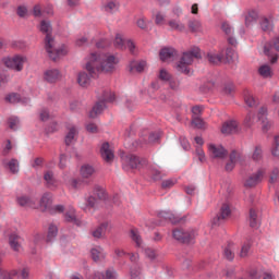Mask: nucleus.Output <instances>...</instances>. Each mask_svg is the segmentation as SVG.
<instances>
[{"label": "nucleus", "mask_w": 279, "mask_h": 279, "mask_svg": "<svg viewBox=\"0 0 279 279\" xmlns=\"http://www.w3.org/2000/svg\"><path fill=\"white\" fill-rule=\"evenodd\" d=\"M120 60L114 54L93 52L88 57L86 71L93 75L96 72L111 73L119 64Z\"/></svg>", "instance_id": "nucleus-1"}, {"label": "nucleus", "mask_w": 279, "mask_h": 279, "mask_svg": "<svg viewBox=\"0 0 279 279\" xmlns=\"http://www.w3.org/2000/svg\"><path fill=\"white\" fill-rule=\"evenodd\" d=\"M39 29L43 34H46L45 49H46L49 58H51V60L53 62H56V60H59V58H62V56H66V53H68L66 46L62 45L59 48L56 47V43H54L53 38L51 37L52 27H51L50 22L45 21V20L41 21L40 25H39Z\"/></svg>", "instance_id": "nucleus-2"}, {"label": "nucleus", "mask_w": 279, "mask_h": 279, "mask_svg": "<svg viewBox=\"0 0 279 279\" xmlns=\"http://www.w3.org/2000/svg\"><path fill=\"white\" fill-rule=\"evenodd\" d=\"M199 56L201 54L198 48H194L191 51L184 52L179 63L177 64V71H179V73H185V75H189L190 66L193 63L194 58H199Z\"/></svg>", "instance_id": "nucleus-3"}, {"label": "nucleus", "mask_w": 279, "mask_h": 279, "mask_svg": "<svg viewBox=\"0 0 279 279\" xmlns=\"http://www.w3.org/2000/svg\"><path fill=\"white\" fill-rule=\"evenodd\" d=\"M116 97L114 94L111 92H105L104 96H102V100L98 101L93 109L89 112V118L90 119H95L98 116L101 114V112L106 109V104L105 102H109L112 104L114 101Z\"/></svg>", "instance_id": "nucleus-4"}, {"label": "nucleus", "mask_w": 279, "mask_h": 279, "mask_svg": "<svg viewBox=\"0 0 279 279\" xmlns=\"http://www.w3.org/2000/svg\"><path fill=\"white\" fill-rule=\"evenodd\" d=\"M2 62H4L5 66H8V69H12L13 71L21 72V71H23V66H24V63L26 62V58L16 54L13 57L3 58Z\"/></svg>", "instance_id": "nucleus-5"}, {"label": "nucleus", "mask_w": 279, "mask_h": 279, "mask_svg": "<svg viewBox=\"0 0 279 279\" xmlns=\"http://www.w3.org/2000/svg\"><path fill=\"white\" fill-rule=\"evenodd\" d=\"M197 236V231L194 229H189L184 231L183 229L173 230V239L182 243H191Z\"/></svg>", "instance_id": "nucleus-6"}, {"label": "nucleus", "mask_w": 279, "mask_h": 279, "mask_svg": "<svg viewBox=\"0 0 279 279\" xmlns=\"http://www.w3.org/2000/svg\"><path fill=\"white\" fill-rule=\"evenodd\" d=\"M275 51L279 52V35L264 47V52L268 58H270L271 64H275L279 58Z\"/></svg>", "instance_id": "nucleus-7"}, {"label": "nucleus", "mask_w": 279, "mask_h": 279, "mask_svg": "<svg viewBox=\"0 0 279 279\" xmlns=\"http://www.w3.org/2000/svg\"><path fill=\"white\" fill-rule=\"evenodd\" d=\"M113 45L116 49H120L121 51L129 49L131 53H135V44L130 39H125L120 33L116 35Z\"/></svg>", "instance_id": "nucleus-8"}, {"label": "nucleus", "mask_w": 279, "mask_h": 279, "mask_svg": "<svg viewBox=\"0 0 279 279\" xmlns=\"http://www.w3.org/2000/svg\"><path fill=\"white\" fill-rule=\"evenodd\" d=\"M121 159H122V166L124 171L138 169V167L142 165V161L140 160V158L134 155H125V156H122Z\"/></svg>", "instance_id": "nucleus-9"}, {"label": "nucleus", "mask_w": 279, "mask_h": 279, "mask_svg": "<svg viewBox=\"0 0 279 279\" xmlns=\"http://www.w3.org/2000/svg\"><path fill=\"white\" fill-rule=\"evenodd\" d=\"M208 150L210 157L214 159H225L228 156V150L225 149L221 145L209 144Z\"/></svg>", "instance_id": "nucleus-10"}, {"label": "nucleus", "mask_w": 279, "mask_h": 279, "mask_svg": "<svg viewBox=\"0 0 279 279\" xmlns=\"http://www.w3.org/2000/svg\"><path fill=\"white\" fill-rule=\"evenodd\" d=\"M264 174L265 171L263 169H259L257 172L250 175L245 181V187L253 189L258 185L262 182Z\"/></svg>", "instance_id": "nucleus-11"}, {"label": "nucleus", "mask_w": 279, "mask_h": 279, "mask_svg": "<svg viewBox=\"0 0 279 279\" xmlns=\"http://www.w3.org/2000/svg\"><path fill=\"white\" fill-rule=\"evenodd\" d=\"M101 10L108 15L117 14L120 10V2L118 0H108L102 4Z\"/></svg>", "instance_id": "nucleus-12"}, {"label": "nucleus", "mask_w": 279, "mask_h": 279, "mask_svg": "<svg viewBox=\"0 0 279 279\" xmlns=\"http://www.w3.org/2000/svg\"><path fill=\"white\" fill-rule=\"evenodd\" d=\"M16 202L21 207H24V208H31V209L38 208V204L36 203L35 198L28 197L26 195L17 196Z\"/></svg>", "instance_id": "nucleus-13"}, {"label": "nucleus", "mask_w": 279, "mask_h": 279, "mask_svg": "<svg viewBox=\"0 0 279 279\" xmlns=\"http://www.w3.org/2000/svg\"><path fill=\"white\" fill-rule=\"evenodd\" d=\"M52 205V194L46 192L43 194L39 204L37 206L41 209V211H49Z\"/></svg>", "instance_id": "nucleus-14"}, {"label": "nucleus", "mask_w": 279, "mask_h": 279, "mask_svg": "<svg viewBox=\"0 0 279 279\" xmlns=\"http://www.w3.org/2000/svg\"><path fill=\"white\" fill-rule=\"evenodd\" d=\"M231 214L230 206L228 204H223L220 209V214L213 220V226H219V223L226 220Z\"/></svg>", "instance_id": "nucleus-15"}, {"label": "nucleus", "mask_w": 279, "mask_h": 279, "mask_svg": "<svg viewBox=\"0 0 279 279\" xmlns=\"http://www.w3.org/2000/svg\"><path fill=\"white\" fill-rule=\"evenodd\" d=\"M44 181L49 190H57L59 183L51 170L44 172Z\"/></svg>", "instance_id": "nucleus-16"}, {"label": "nucleus", "mask_w": 279, "mask_h": 279, "mask_svg": "<svg viewBox=\"0 0 279 279\" xmlns=\"http://www.w3.org/2000/svg\"><path fill=\"white\" fill-rule=\"evenodd\" d=\"M266 116H267V108L262 107L258 111V120L262 121V129H263V132L265 133L268 132L269 129L272 126V123L267 120Z\"/></svg>", "instance_id": "nucleus-17"}, {"label": "nucleus", "mask_w": 279, "mask_h": 279, "mask_svg": "<svg viewBox=\"0 0 279 279\" xmlns=\"http://www.w3.org/2000/svg\"><path fill=\"white\" fill-rule=\"evenodd\" d=\"M44 78L46 80V82H49V84H54L56 82L61 80V73L57 69H50L44 73Z\"/></svg>", "instance_id": "nucleus-18"}, {"label": "nucleus", "mask_w": 279, "mask_h": 279, "mask_svg": "<svg viewBox=\"0 0 279 279\" xmlns=\"http://www.w3.org/2000/svg\"><path fill=\"white\" fill-rule=\"evenodd\" d=\"M100 155L106 162H112L114 155H113V150L110 147L109 143L102 144V146L100 148Z\"/></svg>", "instance_id": "nucleus-19"}, {"label": "nucleus", "mask_w": 279, "mask_h": 279, "mask_svg": "<svg viewBox=\"0 0 279 279\" xmlns=\"http://www.w3.org/2000/svg\"><path fill=\"white\" fill-rule=\"evenodd\" d=\"M108 229H109V223L108 222H102L100 226H98L97 228H95L92 231V235L96 240H101L106 236V233H107Z\"/></svg>", "instance_id": "nucleus-20"}, {"label": "nucleus", "mask_w": 279, "mask_h": 279, "mask_svg": "<svg viewBox=\"0 0 279 279\" xmlns=\"http://www.w3.org/2000/svg\"><path fill=\"white\" fill-rule=\"evenodd\" d=\"M98 198L89 196L86 198L85 203L81 204V208L85 213H90L92 209H96L98 207Z\"/></svg>", "instance_id": "nucleus-21"}, {"label": "nucleus", "mask_w": 279, "mask_h": 279, "mask_svg": "<svg viewBox=\"0 0 279 279\" xmlns=\"http://www.w3.org/2000/svg\"><path fill=\"white\" fill-rule=\"evenodd\" d=\"M221 133L223 135H231L238 133V123L236 121H227L222 124Z\"/></svg>", "instance_id": "nucleus-22"}, {"label": "nucleus", "mask_w": 279, "mask_h": 279, "mask_svg": "<svg viewBox=\"0 0 279 279\" xmlns=\"http://www.w3.org/2000/svg\"><path fill=\"white\" fill-rule=\"evenodd\" d=\"M159 140H160L159 132H151L141 137V142H143L145 145H154L158 143Z\"/></svg>", "instance_id": "nucleus-23"}, {"label": "nucleus", "mask_w": 279, "mask_h": 279, "mask_svg": "<svg viewBox=\"0 0 279 279\" xmlns=\"http://www.w3.org/2000/svg\"><path fill=\"white\" fill-rule=\"evenodd\" d=\"M159 56L162 62H171L174 56H177V51L173 48H163L161 49Z\"/></svg>", "instance_id": "nucleus-24"}, {"label": "nucleus", "mask_w": 279, "mask_h": 279, "mask_svg": "<svg viewBox=\"0 0 279 279\" xmlns=\"http://www.w3.org/2000/svg\"><path fill=\"white\" fill-rule=\"evenodd\" d=\"M96 170L92 165H83L80 170L81 178L83 180H88L95 174Z\"/></svg>", "instance_id": "nucleus-25"}, {"label": "nucleus", "mask_w": 279, "mask_h": 279, "mask_svg": "<svg viewBox=\"0 0 279 279\" xmlns=\"http://www.w3.org/2000/svg\"><path fill=\"white\" fill-rule=\"evenodd\" d=\"M206 58L210 64H220L223 63V54L217 51H209L206 54Z\"/></svg>", "instance_id": "nucleus-26"}, {"label": "nucleus", "mask_w": 279, "mask_h": 279, "mask_svg": "<svg viewBox=\"0 0 279 279\" xmlns=\"http://www.w3.org/2000/svg\"><path fill=\"white\" fill-rule=\"evenodd\" d=\"M94 74H87L86 72H80L77 74V83L82 86V88H87L90 84V78L93 77Z\"/></svg>", "instance_id": "nucleus-27"}, {"label": "nucleus", "mask_w": 279, "mask_h": 279, "mask_svg": "<svg viewBox=\"0 0 279 279\" xmlns=\"http://www.w3.org/2000/svg\"><path fill=\"white\" fill-rule=\"evenodd\" d=\"M90 255H92V259L95 263H98V262L105 259V257H106V254H105L102 247H100V246L93 247L90 250Z\"/></svg>", "instance_id": "nucleus-28"}, {"label": "nucleus", "mask_w": 279, "mask_h": 279, "mask_svg": "<svg viewBox=\"0 0 279 279\" xmlns=\"http://www.w3.org/2000/svg\"><path fill=\"white\" fill-rule=\"evenodd\" d=\"M168 26L172 32H185V24H183L179 19L169 20Z\"/></svg>", "instance_id": "nucleus-29"}, {"label": "nucleus", "mask_w": 279, "mask_h": 279, "mask_svg": "<svg viewBox=\"0 0 279 279\" xmlns=\"http://www.w3.org/2000/svg\"><path fill=\"white\" fill-rule=\"evenodd\" d=\"M239 159H240V154L238 151L233 150L230 154V160L226 165V171L231 172L235 168V165L239 161Z\"/></svg>", "instance_id": "nucleus-30"}, {"label": "nucleus", "mask_w": 279, "mask_h": 279, "mask_svg": "<svg viewBox=\"0 0 279 279\" xmlns=\"http://www.w3.org/2000/svg\"><path fill=\"white\" fill-rule=\"evenodd\" d=\"M21 242H22V239L16 233L11 234L9 238V244L11 248L15 252H21Z\"/></svg>", "instance_id": "nucleus-31"}, {"label": "nucleus", "mask_w": 279, "mask_h": 279, "mask_svg": "<svg viewBox=\"0 0 279 279\" xmlns=\"http://www.w3.org/2000/svg\"><path fill=\"white\" fill-rule=\"evenodd\" d=\"M146 66V62L145 61H132L130 63V71L131 73H142V71H144Z\"/></svg>", "instance_id": "nucleus-32"}, {"label": "nucleus", "mask_w": 279, "mask_h": 279, "mask_svg": "<svg viewBox=\"0 0 279 279\" xmlns=\"http://www.w3.org/2000/svg\"><path fill=\"white\" fill-rule=\"evenodd\" d=\"M76 135H77L76 128L75 126H70L68 129V134L65 135V144H66V146H70L71 144L74 143Z\"/></svg>", "instance_id": "nucleus-33"}, {"label": "nucleus", "mask_w": 279, "mask_h": 279, "mask_svg": "<svg viewBox=\"0 0 279 279\" xmlns=\"http://www.w3.org/2000/svg\"><path fill=\"white\" fill-rule=\"evenodd\" d=\"M238 58V53L232 48H228L226 51V61H223V64H231L232 62H236Z\"/></svg>", "instance_id": "nucleus-34"}, {"label": "nucleus", "mask_w": 279, "mask_h": 279, "mask_svg": "<svg viewBox=\"0 0 279 279\" xmlns=\"http://www.w3.org/2000/svg\"><path fill=\"white\" fill-rule=\"evenodd\" d=\"M158 218L168 220L173 225L179 222V219L171 211H160Z\"/></svg>", "instance_id": "nucleus-35"}, {"label": "nucleus", "mask_w": 279, "mask_h": 279, "mask_svg": "<svg viewBox=\"0 0 279 279\" xmlns=\"http://www.w3.org/2000/svg\"><path fill=\"white\" fill-rule=\"evenodd\" d=\"M258 226H259V219L257 216V211L254 208H252L250 210V227L253 229H257Z\"/></svg>", "instance_id": "nucleus-36"}, {"label": "nucleus", "mask_w": 279, "mask_h": 279, "mask_svg": "<svg viewBox=\"0 0 279 279\" xmlns=\"http://www.w3.org/2000/svg\"><path fill=\"white\" fill-rule=\"evenodd\" d=\"M5 167L9 169V171L13 174L19 173V160L11 159L9 161H4Z\"/></svg>", "instance_id": "nucleus-37"}, {"label": "nucleus", "mask_w": 279, "mask_h": 279, "mask_svg": "<svg viewBox=\"0 0 279 279\" xmlns=\"http://www.w3.org/2000/svg\"><path fill=\"white\" fill-rule=\"evenodd\" d=\"M225 258L229 262L233 260L234 258V244L229 243L228 246L223 251Z\"/></svg>", "instance_id": "nucleus-38"}, {"label": "nucleus", "mask_w": 279, "mask_h": 279, "mask_svg": "<svg viewBox=\"0 0 279 279\" xmlns=\"http://www.w3.org/2000/svg\"><path fill=\"white\" fill-rule=\"evenodd\" d=\"M258 73L262 75V77H272V70L267 64L262 65L258 70Z\"/></svg>", "instance_id": "nucleus-39"}, {"label": "nucleus", "mask_w": 279, "mask_h": 279, "mask_svg": "<svg viewBox=\"0 0 279 279\" xmlns=\"http://www.w3.org/2000/svg\"><path fill=\"white\" fill-rule=\"evenodd\" d=\"M260 27L263 32H271L274 24L271 20H268L267 17H263L260 21Z\"/></svg>", "instance_id": "nucleus-40"}, {"label": "nucleus", "mask_w": 279, "mask_h": 279, "mask_svg": "<svg viewBox=\"0 0 279 279\" xmlns=\"http://www.w3.org/2000/svg\"><path fill=\"white\" fill-rule=\"evenodd\" d=\"M20 101H21V96L16 93H11L5 96V102L8 104L15 105V104H19Z\"/></svg>", "instance_id": "nucleus-41"}, {"label": "nucleus", "mask_w": 279, "mask_h": 279, "mask_svg": "<svg viewBox=\"0 0 279 279\" xmlns=\"http://www.w3.org/2000/svg\"><path fill=\"white\" fill-rule=\"evenodd\" d=\"M58 234V228L56 225L50 223L48 227V234H47V241H51L54 239Z\"/></svg>", "instance_id": "nucleus-42"}, {"label": "nucleus", "mask_w": 279, "mask_h": 279, "mask_svg": "<svg viewBox=\"0 0 279 279\" xmlns=\"http://www.w3.org/2000/svg\"><path fill=\"white\" fill-rule=\"evenodd\" d=\"M130 236H131L132 241L136 244L137 247L142 246V238L138 234L136 229L131 230Z\"/></svg>", "instance_id": "nucleus-43"}, {"label": "nucleus", "mask_w": 279, "mask_h": 279, "mask_svg": "<svg viewBox=\"0 0 279 279\" xmlns=\"http://www.w3.org/2000/svg\"><path fill=\"white\" fill-rule=\"evenodd\" d=\"M94 193H95V196H97V199L99 202L107 199V193L105 192V190L102 187L96 186Z\"/></svg>", "instance_id": "nucleus-44"}, {"label": "nucleus", "mask_w": 279, "mask_h": 279, "mask_svg": "<svg viewBox=\"0 0 279 279\" xmlns=\"http://www.w3.org/2000/svg\"><path fill=\"white\" fill-rule=\"evenodd\" d=\"M189 28L194 33L202 32V24L199 21L193 20L189 22Z\"/></svg>", "instance_id": "nucleus-45"}, {"label": "nucleus", "mask_w": 279, "mask_h": 279, "mask_svg": "<svg viewBox=\"0 0 279 279\" xmlns=\"http://www.w3.org/2000/svg\"><path fill=\"white\" fill-rule=\"evenodd\" d=\"M258 19V14L255 11H251L245 17V25L250 26Z\"/></svg>", "instance_id": "nucleus-46"}, {"label": "nucleus", "mask_w": 279, "mask_h": 279, "mask_svg": "<svg viewBox=\"0 0 279 279\" xmlns=\"http://www.w3.org/2000/svg\"><path fill=\"white\" fill-rule=\"evenodd\" d=\"M192 124L198 129V130H205L206 129V123L199 118V117H194Z\"/></svg>", "instance_id": "nucleus-47"}, {"label": "nucleus", "mask_w": 279, "mask_h": 279, "mask_svg": "<svg viewBox=\"0 0 279 279\" xmlns=\"http://www.w3.org/2000/svg\"><path fill=\"white\" fill-rule=\"evenodd\" d=\"M158 77L161 82H169L172 78L171 74L166 69L159 71Z\"/></svg>", "instance_id": "nucleus-48"}, {"label": "nucleus", "mask_w": 279, "mask_h": 279, "mask_svg": "<svg viewBox=\"0 0 279 279\" xmlns=\"http://www.w3.org/2000/svg\"><path fill=\"white\" fill-rule=\"evenodd\" d=\"M166 174L160 172L159 170L157 169H151L150 170V178L154 180V181H160L162 178H165Z\"/></svg>", "instance_id": "nucleus-49"}, {"label": "nucleus", "mask_w": 279, "mask_h": 279, "mask_svg": "<svg viewBox=\"0 0 279 279\" xmlns=\"http://www.w3.org/2000/svg\"><path fill=\"white\" fill-rule=\"evenodd\" d=\"M250 248H251V243L245 242L241 248L240 257L241 258H246L250 254Z\"/></svg>", "instance_id": "nucleus-50"}, {"label": "nucleus", "mask_w": 279, "mask_h": 279, "mask_svg": "<svg viewBox=\"0 0 279 279\" xmlns=\"http://www.w3.org/2000/svg\"><path fill=\"white\" fill-rule=\"evenodd\" d=\"M105 279H118V272L114 268H108L105 274Z\"/></svg>", "instance_id": "nucleus-51"}, {"label": "nucleus", "mask_w": 279, "mask_h": 279, "mask_svg": "<svg viewBox=\"0 0 279 279\" xmlns=\"http://www.w3.org/2000/svg\"><path fill=\"white\" fill-rule=\"evenodd\" d=\"M175 184H177L175 179H168V180L162 181L161 187L163 190H169V189L173 187Z\"/></svg>", "instance_id": "nucleus-52"}, {"label": "nucleus", "mask_w": 279, "mask_h": 279, "mask_svg": "<svg viewBox=\"0 0 279 279\" xmlns=\"http://www.w3.org/2000/svg\"><path fill=\"white\" fill-rule=\"evenodd\" d=\"M19 123H20L19 118L11 117L9 119V128H10V130L16 131L19 129Z\"/></svg>", "instance_id": "nucleus-53"}, {"label": "nucleus", "mask_w": 279, "mask_h": 279, "mask_svg": "<svg viewBox=\"0 0 279 279\" xmlns=\"http://www.w3.org/2000/svg\"><path fill=\"white\" fill-rule=\"evenodd\" d=\"M263 158V150L259 146H257L252 155V159L254 161H260Z\"/></svg>", "instance_id": "nucleus-54"}, {"label": "nucleus", "mask_w": 279, "mask_h": 279, "mask_svg": "<svg viewBox=\"0 0 279 279\" xmlns=\"http://www.w3.org/2000/svg\"><path fill=\"white\" fill-rule=\"evenodd\" d=\"M271 154L274 157L279 158V136L275 137V143L271 149Z\"/></svg>", "instance_id": "nucleus-55"}, {"label": "nucleus", "mask_w": 279, "mask_h": 279, "mask_svg": "<svg viewBox=\"0 0 279 279\" xmlns=\"http://www.w3.org/2000/svg\"><path fill=\"white\" fill-rule=\"evenodd\" d=\"M155 23L156 25H165L166 23V15L161 12H158L156 15H155Z\"/></svg>", "instance_id": "nucleus-56"}, {"label": "nucleus", "mask_w": 279, "mask_h": 279, "mask_svg": "<svg viewBox=\"0 0 279 279\" xmlns=\"http://www.w3.org/2000/svg\"><path fill=\"white\" fill-rule=\"evenodd\" d=\"M245 104L250 107V108H253V107H255V105H256V100H255V98H254V96L252 95V94H246L245 95Z\"/></svg>", "instance_id": "nucleus-57"}, {"label": "nucleus", "mask_w": 279, "mask_h": 279, "mask_svg": "<svg viewBox=\"0 0 279 279\" xmlns=\"http://www.w3.org/2000/svg\"><path fill=\"white\" fill-rule=\"evenodd\" d=\"M49 118H50V114H49L48 110L46 108L40 109L39 120L41 122H46V121H48Z\"/></svg>", "instance_id": "nucleus-58"}, {"label": "nucleus", "mask_w": 279, "mask_h": 279, "mask_svg": "<svg viewBox=\"0 0 279 279\" xmlns=\"http://www.w3.org/2000/svg\"><path fill=\"white\" fill-rule=\"evenodd\" d=\"M65 220H66V222H75L76 221L75 211L73 208L70 209V211H68L65 214Z\"/></svg>", "instance_id": "nucleus-59"}, {"label": "nucleus", "mask_w": 279, "mask_h": 279, "mask_svg": "<svg viewBox=\"0 0 279 279\" xmlns=\"http://www.w3.org/2000/svg\"><path fill=\"white\" fill-rule=\"evenodd\" d=\"M140 275H141V268L140 267L134 266V267L131 268V279H141Z\"/></svg>", "instance_id": "nucleus-60"}, {"label": "nucleus", "mask_w": 279, "mask_h": 279, "mask_svg": "<svg viewBox=\"0 0 279 279\" xmlns=\"http://www.w3.org/2000/svg\"><path fill=\"white\" fill-rule=\"evenodd\" d=\"M221 29L227 36H231V34H233L232 27L227 22L222 23Z\"/></svg>", "instance_id": "nucleus-61"}, {"label": "nucleus", "mask_w": 279, "mask_h": 279, "mask_svg": "<svg viewBox=\"0 0 279 279\" xmlns=\"http://www.w3.org/2000/svg\"><path fill=\"white\" fill-rule=\"evenodd\" d=\"M63 210H64V207L62 205H54V206H51L48 211L50 214H61L63 213Z\"/></svg>", "instance_id": "nucleus-62"}, {"label": "nucleus", "mask_w": 279, "mask_h": 279, "mask_svg": "<svg viewBox=\"0 0 279 279\" xmlns=\"http://www.w3.org/2000/svg\"><path fill=\"white\" fill-rule=\"evenodd\" d=\"M145 255L150 260H155L157 258V254H156V252L153 248H146L145 250Z\"/></svg>", "instance_id": "nucleus-63"}, {"label": "nucleus", "mask_w": 279, "mask_h": 279, "mask_svg": "<svg viewBox=\"0 0 279 279\" xmlns=\"http://www.w3.org/2000/svg\"><path fill=\"white\" fill-rule=\"evenodd\" d=\"M168 82L171 90H179L180 82L178 80L171 78Z\"/></svg>", "instance_id": "nucleus-64"}]
</instances>
